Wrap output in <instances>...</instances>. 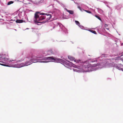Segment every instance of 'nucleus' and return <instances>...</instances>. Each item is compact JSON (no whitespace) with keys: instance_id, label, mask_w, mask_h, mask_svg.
Segmentation results:
<instances>
[{"instance_id":"obj_14","label":"nucleus","mask_w":123,"mask_h":123,"mask_svg":"<svg viewBox=\"0 0 123 123\" xmlns=\"http://www.w3.org/2000/svg\"><path fill=\"white\" fill-rule=\"evenodd\" d=\"M14 2L13 1H11L7 3V5H10L11 4H13Z\"/></svg>"},{"instance_id":"obj_10","label":"nucleus","mask_w":123,"mask_h":123,"mask_svg":"<svg viewBox=\"0 0 123 123\" xmlns=\"http://www.w3.org/2000/svg\"><path fill=\"white\" fill-rule=\"evenodd\" d=\"M48 54L49 55L52 54L53 53V52L51 50H50L48 51Z\"/></svg>"},{"instance_id":"obj_1","label":"nucleus","mask_w":123,"mask_h":123,"mask_svg":"<svg viewBox=\"0 0 123 123\" xmlns=\"http://www.w3.org/2000/svg\"><path fill=\"white\" fill-rule=\"evenodd\" d=\"M31 61L28 62H26L25 63H22L20 65L22 67H23L25 66H27L30 65V64H32L33 62H42L43 61H37L36 62H33V61H37L38 60V58L36 56H34V55H32L31 57Z\"/></svg>"},{"instance_id":"obj_13","label":"nucleus","mask_w":123,"mask_h":123,"mask_svg":"<svg viewBox=\"0 0 123 123\" xmlns=\"http://www.w3.org/2000/svg\"><path fill=\"white\" fill-rule=\"evenodd\" d=\"M8 60V59L7 57V56L6 55L4 59V61L5 62H7Z\"/></svg>"},{"instance_id":"obj_6","label":"nucleus","mask_w":123,"mask_h":123,"mask_svg":"<svg viewBox=\"0 0 123 123\" xmlns=\"http://www.w3.org/2000/svg\"><path fill=\"white\" fill-rule=\"evenodd\" d=\"M46 16H45L46 17V20L47 21L49 20L51 18L52 16L51 14H47V13L46 14Z\"/></svg>"},{"instance_id":"obj_4","label":"nucleus","mask_w":123,"mask_h":123,"mask_svg":"<svg viewBox=\"0 0 123 123\" xmlns=\"http://www.w3.org/2000/svg\"><path fill=\"white\" fill-rule=\"evenodd\" d=\"M40 13V12H36L34 15V20L35 23H40V22H38V19L39 18V16L38 14Z\"/></svg>"},{"instance_id":"obj_11","label":"nucleus","mask_w":123,"mask_h":123,"mask_svg":"<svg viewBox=\"0 0 123 123\" xmlns=\"http://www.w3.org/2000/svg\"><path fill=\"white\" fill-rule=\"evenodd\" d=\"M89 31L91 32L94 34H97L96 32L94 31H93L91 30H89Z\"/></svg>"},{"instance_id":"obj_2","label":"nucleus","mask_w":123,"mask_h":123,"mask_svg":"<svg viewBox=\"0 0 123 123\" xmlns=\"http://www.w3.org/2000/svg\"><path fill=\"white\" fill-rule=\"evenodd\" d=\"M97 66V64H91L87 61L83 63L82 67L83 69L84 70V69L88 68L90 67H94Z\"/></svg>"},{"instance_id":"obj_19","label":"nucleus","mask_w":123,"mask_h":123,"mask_svg":"<svg viewBox=\"0 0 123 123\" xmlns=\"http://www.w3.org/2000/svg\"><path fill=\"white\" fill-rule=\"evenodd\" d=\"M40 15H46V14H45L43 13H40H40H39Z\"/></svg>"},{"instance_id":"obj_15","label":"nucleus","mask_w":123,"mask_h":123,"mask_svg":"<svg viewBox=\"0 0 123 123\" xmlns=\"http://www.w3.org/2000/svg\"><path fill=\"white\" fill-rule=\"evenodd\" d=\"M95 16L99 20H101V18L98 16L96 15H95Z\"/></svg>"},{"instance_id":"obj_3","label":"nucleus","mask_w":123,"mask_h":123,"mask_svg":"<svg viewBox=\"0 0 123 123\" xmlns=\"http://www.w3.org/2000/svg\"><path fill=\"white\" fill-rule=\"evenodd\" d=\"M47 59L50 60L52 62L57 61L58 62H62V60L60 59H58L56 58H54L53 57H47Z\"/></svg>"},{"instance_id":"obj_5","label":"nucleus","mask_w":123,"mask_h":123,"mask_svg":"<svg viewBox=\"0 0 123 123\" xmlns=\"http://www.w3.org/2000/svg\"><path fill=\"white\" fill-rule=\"evenodd\" d=\"M68 59H70V60H71V61L74 60V62H76L77 63L79 62H80V60H74V57H72L71 56H68Z\"/></svg>"},{"instance_id":"obj_16","label":"nucleus","mask_w":123,"mask_h":123,"mask_svg":"<svg viewBox=\"0 0 123 123\" xmlns=\"http://www.w3.org/2000/svg\"><path fill=\"white\" fill-rule=\"evenodd\" d=\"M75 22L76 23V24L78 25H79L80 24V23L78 21H75Z\"/></svg>"},{"instance_id":"obj_12","label":"nucleus","mask_w":123,"mask_h":123,"mask_svg":"<svg viewBox=\"0 0 123 123\" xmlns=\"http://www.w3.org/2000/svg\"><path fill=\"white\" fill-rule=\"evenodd\" d=\"M6 55H2L0 57V59H2L4 60L6 57Z\"/></svg>"},{"instance_id":"obj_7","label":"nucleus","mask_w":123,"mask_h":123,"mask_svg":"<svg viewBox=\"0 0 123 123\" xmlns=\"http://www.w3.org/2000/svg\"><path fill=\"white\" fill-rule=\"evenodd\" d=\"M46 17L45 16H41L39 17V19H38V22L39 21H41L44 19H45Z\"/></svg>"},{"instance_id":"obj_17","label":"nucleus","mask_w":123,"mask_h":123,"mask_svg":"<svg viewBox=\"0 0 123 123\" xmlns=\"http://www.w3.org/2000/svg\"><path fill=\"white\" fill-rule=\"evenodd\" d=\"M85 11H86V12L89 13H92V12L90 11H89V10H85Z\"/></svg>"},{"instance_id":"obj_21","label":"nucleus","mask_w":123,"mask_h":123,"mask_svg":"<svg viewBox=\"0 0 123 123\" xmlns=\"http://www.w3.org/2000/svg\"><path fill=\"white\" fill-rule=\"evenodd\" d=\"M121 70H122L123 71V68H122L121 69Z\"/></svg>"},{"instance_id":"obj_18","label":"nucleus","mask_w":123,"mask_h":123,"mask_svg":"<svg viewBox=\"0 0 123 123\" xmlns=\"http://www.w3.org/2000/svg\"><path fill=\"white\" fill-rule=\"evenodd\" d=\"M108 26V25L107 24H105V28H106L108 30V28H107V27Z\"/></svg>"},{"instance_id":"obj_20","label":"nucleus","mask_w":123,"mask_h":123,"mask_svg":"<svg viewBox=\"0 0 123 123\" xmlns=\"http://www.w3.org/2000/svg\"><path fill=\"white\" fill-rule=\"evenodd\" d=\"M0 64L1 65H2L4 66H8V65H6L3 64Z\"/></svg>"},{"instance_id":"obj_8","label":"nucleus","mask_w":123,"mask_h":123,"mask_svg":"<svg viewBox=\"0 0 123 123\" xmlns=\"http://www.w3.org/2000/svg\"><path fill=\"white\" fill-rule=\"evenodd\" d=\"M70 14H74V12L72 10H68L67 8L65 9Z\"/></svg>"},{"instance_id":"obj_9","label":"nucleus","mask_w":123,"mask_h":123,"mask_svg":"<svg viewBox=\"0 0 123 123\" xmlns=\"http://www.w3.org/2000/svg\"><path fill=\"white\" fill-rule=\"evenodd\" d=\"M23 20H22L17 19L16 20V22L18 23H21L23 22Z\"/></svg>"}]
</instances>
